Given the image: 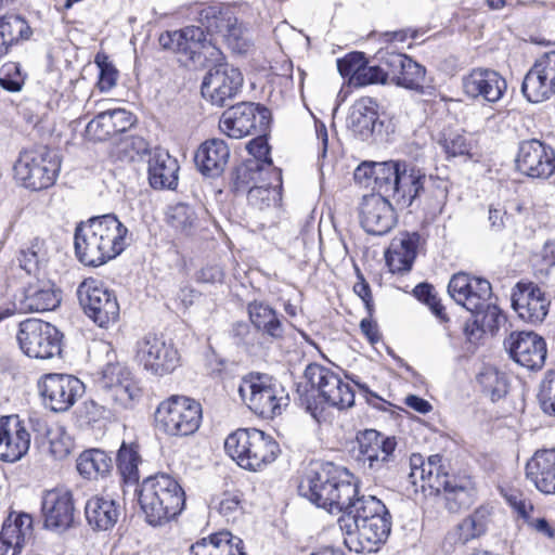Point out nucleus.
<instances>
[{
    "label": "nucleus",
    "instance_id": "nucleus-62",
    "mask_svg": "<svg viewBox=\"0 0 555 555\" xmlns=\"http://www.w3.org/2000/svg\"><path fill=\"white\" fill-rule=\"evenodd\" d=\"M229 535L228 530L215 532L201 541H197L191 546V555H222V543Z\"/></svg>",
    "mask_w": 555,
    "mask_h": 555
},
{
    "label": "nucleus",
    "instance_id": "nucleus-42",
    "mask_svg": "<svg viewBox=\"0 0 555 555\" xmlns=\"http://www.w3.org/2000/svg\"><path fill=\"white\" fill-rule=\"evenodd\" d=\"M192 13H195L198 26L205 29L206 36L212 39L214 36H222L230 23H234V15L229 9H222L219 5H196Z\"/></svg>",
    "mask_w": 555,
    "mask_h": 555
},
{
    "label": "nucleus",
    "instance_id": "nucleus-25",
    "mask_svg": "<svg viewBox=\"0 0 555 555\" xmlns=\"http://www.w3.org/2000/svg\"><path fill=\"white\" fill-rule=\"evenodd\" d=\"M396 205L382 195H365L360 209L363 230L376 236L387 234L396 224Z\"/></svg>",
    "mask_w": 555,
    "mask_h": 555
},
{
    "label": "nucleus",
    "instance_id": "nucleus-63",
    "mask_svg": "<svg viewBox=\"0 0 555 555\" xmlns=\"http://www.w3.org/2000/svg\"><path fill=\"white\" fill-rule=\"evenodd\" d=\"M469 288H472V275L459 272L452 275L448 285V293L457 304L466 309Z\"/></svg>",
    "mask_w": 555,
    "mask_h": 555
},
{
    "label": "nucleus",
    "instance_id": "nucleus-11",
    "mask_svg": "<svg viewBox=\"0 0 555 555\" xmlns=\"http://www.w3.org/2000/svg\"><path fill=\"white\" fill-rule=\"evenodd\" d=\"M358 453L356 460L367 474L384 482L390 476L387 469L395 466V437H387L375 429H366L357 436Z\"/></svg>",
    "mask_w": 555,
    "mask_h": 555
},
{
    "label": "nucleus",
    "instance_id": "nucleus-19",
    "mask_svg": "<svg viewBox=\"0 0 555 555\" xmlns=\"http://www.w3.org/2000/svg\"><path fill=\"white\" fill-rule=\"evenodd\" d=\"M375 59L384 64L389 72L391 82L396 86L423 92L426 83V68L423 65L390 47L380 49Z\"/></svg>",
    "mask_w": 555,
    "mask_h": 555
},
{
    "label": "nucleus",
    "instance_id": "nucleus-3",
    "mask_svg": "<svg viewBox=\"0 0 555 555\" xmlns=\"http://www.w3.org/2000/svg\"><path fill=\"white\" fill-rule=\"evenodd\" d=\"M353 475L334 463L311 464L298 485V493L331 514L339 515L347 500L356 495Z\"/></svg>",
    "mask_w": 555,
    "mask_h": 555
},
{
    "label": "nucleus",
    "instance_id": "nucleus-55",
    "mask_svg": "<svg viewBox=\"0 0 555 555\" xmlns=\"http://www.w3.org/2000/svg\"><path fill=\"white\" fill-rule=\"evenodd\" d=\"M413 295L417 300L426 305L440 322L449 321L444 306L441 304L440 299L437 298L435 287L430 283H418L413 288Z\"/></svg>",
    "mask_w": 555,
    "mask_h": 555
},
{
    "label": "nucleus",
    "instance_id": "nucleus-31",
    "mask_svg": "<svg viewBox=\"0 0 555 555\" xmlns=\"http://www.w3.org/2000/svg\"><path fill=\"white\" fill-rule=\"evenodd\" d=\"M396 177L387 198L399 209L409 208L424 191L426 175L421 168L405 162Z\"/></svg>",
    "mask_w": 555,
    "mask_h": 555
},
{
    "label": "nucleus",
    "instance_id": "nucleus-8",
    "mask_svg": "<svg viewBox=\"0 0 555 555\" xmlns=\"http://www.w3.org/2000/svg\"><path fill=\"white\" fill-rule=\"evenodd\" d=\"M201 422V403L184 396H171L160 402L155 412L156 428L172 437L193 435Z\"/></svg>",
    "mask_w": 555,
    "mask_h": 555
},
{
    "label": "nucleus",
    "instance_id": "nucleus-24",
    "mask_svg": "<svg viewBox=\"0 0 555 555\" xmlns=\"http://www.w3.org/2000/svg\"><path fill=\"white\" fill-rule=\"evenodd\" d=\"M512 307L518 317L530 324L542 323L550 310L551 300L532 282H518L512 293Z\"/></svg>",
    "mask_w": 555,
    "mask_h": 555
},
{
    "label": "nucleus",
    "instance_id": "nucleus-60",
    "mask_svg": "<svg viewBox=\"0 0 555 555\" xmlns=\"http://www.w3.org/2000/svg\"><path fill=\"white\" fill-rule=\"evenodd\" d=\"M26 79L18 63L9 62L0 68V86L10 92H18L22 90Z\"/></svg>",
    "mask_w": 555,
    "mask_h": 555
},
{
    "label": "nucleus",
    "instance_id": "nucleus-35",
    "mask_svg": "<svg viewBox=\"0 0 555 555\" xmlns=\"http://www.w3.org/2000/svg\"><path fill=\"white\" fill-rule=\"evenodd\" d=\"M230 158V149L222 139H209L203 142L194 156L198 171L208 178L219 177Z\"/></svg>",
    "mask_w": 555,
    "mask_h": 555
},
{
    "label": "nucleus",
    "instance_id": "nucleus-43",
    "mask_svg": "<svg viewBox=\"0 0 555 555\" xmlns=\"http://www.w3.org/2000/svg\"><path fill=\"white\" fill-rule=\"evenodd\" d=\"M262 167V163L257 159H247L234 167L230 173V190L234 194L248 193L254 184L264 181L267 176H272Z\"/></svg>",
    "mask_w": 555,
    "mask_h": 555
},
{
    "label": "nucleus",
    "instance_id": "nucleus-36",
    "mask_svg": "<svg viewBox=\"0 0 555 555\" xmlns=\"http://www.w3.org/2000/svg\"><path fill=\"white\" fill-rule=\"evenodd\" d=\"M120 515L119 502L106 495H93L87 500L85 505L86 520L96 531H107L114 528Z\"/></svg>",
    "mask_w": 555,
    "mask_h": 555
},
{
    "label": "nucleus",
    "instance_id": "nucleus-2",
    "mask_svg": "<svg viewBox=\"0 0 555 555\" xmlns=\"http://www.w3.org/2000/svg\"><path fill=\"white\" fill-rule=\"evenodd\" d=\"M127 227L114 214L89 218L76 225L74 247L77 259L100 267L119 256L129 245Z\"/></svg>",
    "mask_w": 555,
    "mask_h": 555
},
{
    "label": "nucleus",
    "instance_id": "nucleus-32",
    "mask_svg": "<svg viewBox=\"0 0 555 555\" xmlns=\"http://www.w3.org/2000/svg\"><path fill=\"white\" fill-rule=\"evenodd\" d=\"M135 119L124 108L100 112L86 126V135L94 141H105L130 129Z\"/></svg>",
    "mask_w": 555,
    "mask_h": 555
},
{
    "label": "nucleus",
    "instance_id": "nucleus-37",
    "mask_svg": "<svg viewBox=\"0 0 555 555\" xmlns=\"http://www.w3.org/2000/svg\"><path fill=\"white\" fill-rule=\"evenodd\" d=\"M102 389L112 393V398L125 404L135 397L137 387L131 379L130 370L121 363H107L99 380Z\"/></svg>",
    "mask_w": 555,
    "mask_h": 555
},
{
    "label": "nucleus",
    "instance_id": "nucleus-40",
    "mask_svg": "<svg viewBox=\"0 0 555 555\" xmlns=\"http://www.w3.org/2000/svg\"><path fill=\"white\" fill-rule=\"evenodd\" d=\"M422 236L418 232H403L386 253V263L392 273L409 272L415 261Z\"/></svg>",
    "mask_w": 555,
    "mask_h": 555
},
{
    "label": "nucleus",
    "instance_id": "nucleus-45",
    "mask_svg": "<svg viewBox=\"0 0 555 555\" xmlns=\"http://www.w3.org/2000/svg\"><path fill=\"white\" fill-rule=\"evenodd\" d=\"M142 462L137 442H122L116 454V468L125 486H140L139 464Z\"/></svg>",
    "mask_w": 555,
    "mask_h": 555
},
{
    "label": "nucleus",
    "instance_id": "nucleus-30",
    "mask_svg": "<svg viewBox=\"0 0 555 555\" xmlns=\"http://www.w3.org/2000/svg\"><path fill=\"white\" fill-rule=\"evenodd\" d=\"M389 512L382 500L375 495H360L359 487L356 486V495L347 500L339 514L337 524L343 532H350L352 527L358 528L359 522L374 519Z\"/></svg>",
    "mask_w": 555,
    "mask_h": 555
},
{
    "label": "nucleus",
    "instance_id": "nucleus-18",
    "mask_svg": "<svg viewBox=\"0 0 555 555\" xmlns=\"http://www.w3.org/2000/svg\"><path fill=\"white\" fill-rule=\"evenodd\" d=\"M347 128L361 141H383L390 122L382 118L376 100L363 96L357 100L347 116Z\"/></svg>",
    "mask_w": 555,
    "mask_h": 555
},
{
    "label": "nucleus",
    "instance_id": "nucleus-16",
    "mask_svg": "<svg viewBox=\"0 0 555 555\" xmlns=\"http://www.w3.org/2000/svg\"><path fill=\"white\" fill-rule=\"evenodd\" d=\"M44 406L56 413L68 411L85 393V384L70 374L50 373L38 382Z\"/></svg>",
    "mask_w": 555,
    "mask_h": 555
},
{
    "label": "nucleus",
    "instance_id": "nucleus-22",
    "mask_svg": "<svg viewBox=\"0 0 555 555\" xmlns=\"http://www.w3.org/2000/svg\"><path fill=\"white\" fill-rule=\"evenodd\" d=\"M521 92L530 103H542L555 94V50L534 62L524 77Z\"/></svg>",
    "mask_w": 555,
    "mask_h": 555
},
{
    "label": "nucleus",
    "instance_id": "nucleus-9",
    "mask_svg": "<svg viewBox=\"0 0 555 555\" xmlns=\"http://www.w3.org/2000/svg\"><path fill=\"white\" fill-rule=\"evenodd\" d=\"M60 168L56 153L42 147L21 153L14 165V175L24 188L41 191L55 183Z\"/></svg>",
    "mask_w": 555,
    "mask_h": 555
},
{
    "label": "nucleus",
    "instance_id": "nucleus-7",
    "mask_svg": "<svg viewBox=\"0 0 555 555\" xmlns=\"http://www.w3.org/2000/svg\"><path fill=\"white\" fill-rule=\"evenodd\" d=\"M238 395L250 411L266 420L282 414L288 405V395L271 376L249 373L241 379Z\"/></svg>",
    "mask_w": 555,
    "mask_h": 555
},
{
    "label": "nucleus",
    "instance_id": "nucleus-27",
    "mask_svg": "<svg viewBox=\"0 0 555 555\" xmlns=\"http://www.w3.org/2000/svg\"><path fill=\"white\" fill-rule=\"evenodd\" d=\"M15 309L22 313L52 311L61 304V292L50 279L36 278L16 297Z\"/></svg>",
    "mask_w": 555,
    "mask_h": 555
},
{
    "label": "nucleus",
    "instance_id": "nucleus-1",
    "mask_svg": "<svg viewBox=\"0 0 555 555\" xmlns=\"http://www.w3.org/2000/svg\"><path fill=\"white\" fill-rule=\"evenodd\" d=\"M441 456L435 454L424 461L421 454H412L410 459H395L398 474L386 476L384 482L402 485L403 480L422 491L429 490L430 494L444 492L446 507L451 513L468 508L475 500L476 490L469 478L450 476L443 472Z\"/></svg>",
    "mask_w": 555,
    "mask_h": 555
},
{
    "label": "nucleus",
    "instance_id": "nucleus-39",
    "mask_svg": "<svg viewBox=\"0 0 555 555\" xmlns=\"http://www.w3.org/2000/svg\"><path fill=\"white\" fill-rule=\"evenodd\" d=\"M250 323L259 331L261 337L267 336L272 340L284 338V317L263 301H251L247 306Z\"/></svg>",
    "mask_w": 555,
    "mask_h": 555
},
{
    "label": "nucleus",
    "instance_id": "nucleus-47",
    "mask_svg": "<svg viewBox=\"0 0 555 555\" xmlns=\"http://www.w3.org/2000/svg\"><path fill=\"white\" fill-rule=\"evenodd\" d=\"M230 336L233 344L249 354L258 353L262 347V337L259 331L246 321H237L232 324Z\"/></svg>",
    "mask_w": 555,
    "mask_h": 555
},
{
    "label": "nucleus",
    "instance_id": "nucleus-10",
    "mask_svg": "<svg viewBox=\"0 0 555 555\" xmlns=\"http://www.w3.org/2000/svg\"><path fill=\"white\" fill-rule=\"evenodd\" d=\"M160 47L178 54L180 61L202 64L209 59L218 60L221 51L216 42L208 38L201 26H185L173 31H165L158 38Z\"/></svg>",
    "mask_w": 555,
    "mask_h": 555
},
{
    "label": "nucleus",
    "instance_id": "nucleus-4",
    "mask_svg": "<svg viewBox=\"0 0 555 555\" xmlns=\"http://www.w3.org/2000/svg\"><path fill=\"white\" fill-rule=\"evenodd\" d=\"M304 376L310 390L301 396V402L318 423L326 421L327 408L345 410L353 406L354 391L337 372L319 363H310Z\"/></svg>",
    "mask_w": 555,
    "mask_h": 555
},
{
    "label": "nucleus",
    "instance_id": "nucleus-12",
    "mask_svg": "<svg viewBox=\"0 0 555 555\" xmlns=\"http://www.w3.org/2000/svg\"><path fill=\"white\" fill-rule=\"evenodd\" d=\"M271 112L260 103L241 102L222 113L219 129L232 139L269 131Z\"/></svg>",
    "mask_w": 555,
    "mask_h": 555
},
{
    "label": "nucleus",
    "instance_id": "nucleus-6",
    "mask_svg": "<svg viewBox=\"0 0 555 555\" xmlns=\"http://www.w3.org/2000/svg\"><path fill=\"white\" fill-rule=\"evenodd\" d=\"M225 452L244 469L257 472L280 453L279 443L257 428H240L224 441Z\"/></svg>",
    "mask_w": 555,
    "mask_h": 555
},
{
    "label": "nucleus",
    "instance_id": "nucleus-48",
    "mask_svg": "<svg viewBox=\"0 0 555 555\" xmlns=\"http://www.w3.org/2000/svg\"><path fill=\"white\" fill-rule=\"evenodd\" d=\"M404 160H386L374 162V186L377 190L375 195L387 197L391 186L396 180V176L400 172L404 165Z\"/></svg>",
    "mask_w": 555,
    "mask_h": 555
},
{
    "label": "nucleus",
    "instance_id": "nucleus-28",
    "mask_svg": "<svg viewBox=\"0 0 555 555\" xmlns=\"http://www.w3.org/2000/svg\"><path fill=\"white\" fill-rule=\"evenodd\" d=\"M30 434L23 425L18 415L0 417V460L14 463L29 450Z\"/></svg>",
    "mask_w": 555,
    "mask_h": 555
},
{
    "label": "nucleus",
    "instance_id": "nucleus-14",
    "mask_svg": "<svg viewBox=\"0 0 555 555\" xmlns=\"http://www.w3.org/2000/svg\"><path fill=\"white\" fill-rule=\"evenodd\" d=\"M77 297L85 314L98 326L107 328L119 318V304L115 293L103 282L89 278L77 288Z\"/></svg>",
    "mask_w": 555,
    "mask_h": 555
},
{
    "label": "nucleus",
    "instance_id": "nucleus-26",
    "mask_svg": "<svg viewBox=\"0 0 555 555\" xmlns=\"http://www.w3.org/2000/svg\"><path fill=\"white\" fill-rule=\"evenodd\" d=\"M41 512L44 528L60 532L67 530L75 519L73 493L66 489L47 491L42 498Z\"/></svg>",
    "mask_w": 555,
    "mask_h": 555
},
{
    "label": "nucleus",
    "instance_id": "nucleus-33",
    "mask_svg": "<svg viewBox=\"0 0 555 555\" xmlns=\"http://www.w3.org/2000/svg\"><path fill=\"white\" fill-rule=\"evenodd\" d=\"M525 473L538 491L555 495V448L537 450L528 460Z\"/></svg>",
    "mask_w": 555,
    "mask_h": 555
},
{
    "label": "nucleus",
    "instance_id": "nucleus-21",
    "mask_svg": "<svg viewBox=\"0 0 555 555\" xmlns=\"http://www.w3.org/2000/svg\"><path fill=\"white\" fill-rule=\"evenodd\" d=\"M516 169L532 179H547L555 171V151L538 139L519 143L515 159Z\"/></svg>",
    "mask_w": 555,
    "mask_h": 555
},
{
    "label": "nucleus",
    "instance_id": "nucleus-54",
    "mask_svg": "<svg viewBox=\"0 0 555 555\" xmlns=\"http://www.w3.org/2000/svg\"><path fill=\"white\" fill-rule=\"evenodd\" d=\"M272 178L274 179L273 176ZM278 196L280 194L276 191V186L272 185L271 176H267L264 181H260V183L249 188L247 201L251 206L263 209L269 207L272 202H275Z\"/></svg>",
    "mask_w": 555,
    "mask_h": 555
},
{
    "label": "nucleus",
    "instance_id": "nucleus-52",
    "mask_svg": "<svg viewBox=\"0 0 555 555\" xmlns=\"http://www.w3.org/2000/svg\"><path fill=\"white\" fill-rule=\"evenodd\" d=\"M268 132L254 133V139L247 143V151L253 156L251 159H257L262 163L263 170L270 172L276 182H281V171L273 167L272 159L270 157V146L267 140Z\"/></svg>",
    "mask_w": 555,
    "mask_h": 555
},
{
    "label": "nucleus",
    "instance_id": "nucleus-34",
    "mask_svg": "<svg viewBox=\"0 0 555 555\" xmlns=\"http://www.w3.org/2000/svg\"><path fill=\"white\" fill-rule=\"evenodd\" d=\"M179 164L166 150L154 149L149 153L147 178L154 190H175L178 185Z\"/></svg>",
    "mask_w": 555,
    "mask_h": 555
},
{
    "label": "nucleus",
    "instance_id": "nucleus-38",
    "mask_svg": "<svg viewBox=\"0 0 555 555\" xmlns=\"http://www.w3.org/2000/svg\"><path fill=\"white\" fill-rule=\"evenodd\" d=\"M472 322H467L464 333L469 341L479 339L483 334L494 335L506 322V315L491 300L481 305L480 309L472 310Z\"/></svg>",
    "mask_w": 555,
    "mask_h": 555
},
{
    "label": "nucleus",
    "instance_id": "nucleus-58",
    "mask_svg": "<svg viewBox=\"0 0 555 555\" xmlns=\"http://www.w3.org/2000/svg\"><path fill=\"white\" fill-rule=\"evenodd\" d=\"M439 144L441 145L448 158L470 155L472 144L465 134L457 132L443 134L442 139L439 141Z\"/></svg>",
    "mask_w": 555,
    "mask_h": 555
},
{
    "label": "nucleus",
    "instance_id": "nucleus-41",
    "mask_svg": "<svg viewBox=\"0 0 555 555\" xmlns=\"http://www.w3.org/2000/svg\"><path fill=\"white\" fill-rule=\"evenodd\" d=\"M77 470L85 479L99 480L107 477L114 467L112 456L101 449H88L77 459Z\"/></svg>",
    "mask_w": 555,
    "mask_h": 555
},
{
    "label": "nucleus",
    "instance_id": "nucleus-57",
    "mask_svg": "<svg viewBox=\"0 0 555 555\" xmlns=\"http://www.w3.org/2000/svg\"><path fill=\"white\" fill-rule=\"evenodd\" d=\"M492 298V287L488 280L472 275V288L467 294L466 309L468 311L480 309L481 305Z\"/></svg>",
    "mask_w": 555,
    "mask_h": 555
},
{
    "label": "nucleus",
    "instance_id": "nucleus-49",
    "mask_svg": "<svg viewBox=\"0 0 555 555\" xmlns=\"http://www.w3.org/2000/svg\"><path fill=\"white\" fill-rule=\"evenodd\" d=\"M482 391L491 397L492 401L503 398L508 391V380L505 373L495 367H486L477 377Z\"/></svg>",
    "mask_w": 555,
    "mask_h": 555
},
{
    "label": "nucleus",
    "instance_id": "nucleus-59",
    "mask_svg": "<svg viewBox=\"0 0 555 555\" xmlns=\"http://www.w3.org/2000/svg\"><path fill=\"white\" fill-rule=\"evenodd\" d=\"M94 63L99 67L96 86L102 92H108L116 86L118 70L105 54L98 53Z\"/></svg>",
    "mask_w": 555,
    "mask_h": 555
},
{
    "label": "nucleus",
    "instance_id": "nucleus-23",
    "mask_svg": "<svg viewBox=\"0 0 555 555\" xmlns=\"http://www.w3.org/2000/svg\"><path fill=\"white\" fill-rule=\"evenodd\" d=\"M392 527V517L389 512L374 519L359 522L358 528L351 529L346 534V546L356 553H374L384 544Z\"/></svg>",
    "mask_w": 555,
    "mask_h": 555
},
{
    "label": "nucleus",
    "instance_id": "nucleus-64",
    "mask_svg": "<svg viewBox=\"0 0 555 555\" xmlns=\"http://www.w3.org/2000/svg\"><path fill=\"white\" fill-rule=\"evenodd\" d=\"M377 65H369L367 59L363 64L359 81L356 87H364L375 83H386L389 78V72L384 64L377 62Z\"/></svg>",
    "mask_w": 555,
    "mask_h": 555
},
{
    "label": "nucleus",
    "instance_id": "nucleus-46",
    "mask_svg": "<svg viewBox=\"0 0 555 555\" xmlns=\"http://www.w3.org/2000/svg\"><path fill=\"white\" fill-rule=\"evenodd\" d=\"M17 261L24 271L37 278L41 268L48 262V250L44 241L36 237L29 245L22 247L17 255Z\"/></svg>",
    "mask_w": 555,
    "mask_h": 555
},
{
    "label": "nucleus",
    "instance_id": "nucleus-29",
    "mask_svg": "<svg viewBox=\"0 0 555 555\" xmlns=\"http://www.w3.org/2000/svg\"><path fill=\"white\" fill-rule=\"evenodd\" d=\"M462 88L470 99L494 103L503 96L506 81L493 69L477 67L462 78Z\"/></svg>",
    "mask_w": 555,
    "mask_h": 555
},
{
    "label": "nucleus",
    "instance_id": "nucleus-61",
    "mask_svg": "<svg viewBox=\"0 0 555 555\" xmlns=\"http://www.w3.org/2000/svg\"><path fill=\"white\" fill-rule=\"evenodd\" d=\"M538 399L542 411L555 416V371L545 373L538 393Z\"/></svg>",
    "mask_w": 555,
    "mask_h": 555
},
{
    "label": "nucleus",
    "instance_id": "nucleus-5",
    "mask_svg": "<svg viewBox=\"0 0 555 555\" xmlns=\"http://www.w3.org/2000/svg\"><path fill=\"white\" fill-rule=\"evenodd\" d=\"M134 493L151 526H159L176 518L185 506V492L182 486L166 473L144 478L134 489Z\"/></svg>",
    "mask_w": 555,
    "mask_h": 555
},
{
    "label": "nucleus",
    "instance_id": "nucleus-50",
    "mask_svg": "<svg viewBox=\"0 0 555 555\" xmlns=\"http://www.w3.org/2000/svg\"><path fill=\"white\" fill-rule=\"evenodd\" d=\"M167 221L175 230L190 235L196 227L197 215L191 205L178 203L168 208Z\"/></svg>",
    "mask_w": 555,
    "mask_h": 555
},
{
    "label": "nucleus",
    "instance_id": "nucleus-44",
    "mask_svg": "<svg viewBox=\"0 0 555 555\" xmlns=\"http://www.w3.org/2000/svg\"><path fill=\"white\" fill-rule=\"evenodd\" d=\"M31 34V28L23 16L11 14L0 17V57L7 55L21 41L28 40Z\"/></svg>",
    "mask_w": 555,
    "mask_h": 555
},
{
    "label": "nucleus",
    "instance_id": "nucleus-17",
    "mask_svg": "<svg viewBox=\"0 0 555 555\" xmlns=\"http://www.w3.org/2000/svg\"><path fill=\"white\" fill-rule=\"evenodd\" d=\"M244 82L241 70L228 63H217L203 78L201 92L212 105H228L242 90Z\"/></svg>",
    "mask_w": 555,
    "mask_h": 555
},
{
    "label": "nucleus",
    "instance_id": "nucleus-15",
    "mask_svg": "<svg viewBox=\"0 0 555 555\" xmlns=\"http://www.w3.org/2000/svg\"><path fill=\"white\" fill-rule=\"evenodd\" d=\"M134 360L154 376L171 374L180 365V354L173 343L151 333L137 340Z\"/></svg>",
    "mask_w": 555,
    "mask_h": 555
},
{
    "label": "nucleus",
    "instance_id": "nucleus-13",
    "mask_svg": "<svg viewBox=\"0 0 555 555\" xmlns=\"http://www.w3.org/2000/svg\"><path fill=\"white\" fill-rule=\"evenodd\" d=\"M16 338L21 350L29 358L51 359L62 351L63 334L51 323L39 319L22 321Z\"/></svg>",
    "mask_w": 555,
    "mask_h": 555
},
{
    "label": "nucleus",
    "instance_id": "nucleus-56",
    "mask_svg": "<svg viewBox=\"0 0 555 555\" xmlns=\"http://www.w3.org/2000/svg\"><path fill=\"white\" fill-rule=\"evenodd\" d=\"M365 60L366 56L364 52H350L344 57L337 59L338 73L343 78L348 80L349 85L356 87Z\"/></svg>",
    "mask_w": 555,
    "mask_h": 555
},
{
    "label": "nucleus",
    "instance_id": "nucleus-20",
    "mask_svg": "<svg viewBox=\"0 0 555 555\" xmlns=\"http://www.w3.org/2000/svg\"><path fill=\"white\" fill-rule=\"evenodd\" d=\"M504 348L517 364L530 370H541L546 360L545 339L532 331H513L504 339Z\"/></svg>",
    "mask_w": 555,
    "mask_h": 555
},
{
    "label": "nucleus",
    "instance_id": "nucleus-51",
    "mask_svg": "<svg viewBox=\"0 0 555 555\" xmlns=\"http://www.w3.org/2000/svg\"><path fill=\"white\" fill-rule=\"evenodd\" d=\"M487 530V516L483 509H476L464 518L456 527L457 542L466 544L473 539L479 538Z\"/></svg>",
    "mask_w": 555,
    "mask_h": 555
},
{
    "label": "nucleus",
    "instance_id": "nucleus-53",
    "mask_svg": "<svg viewBox=\"0 0 555 555\" xmlns=\"http://www.w3.org/2000/svg\"><path fill=\"white\" fill-rule=\"evenodd\" d=\"M33 518L26 513H10L1 526V534L3 537H10L12 540H18V544L24 538L31 532Z\"/></svg>",
    "mask_w": 555,
    "mask_h": 555
}]
</instances>
